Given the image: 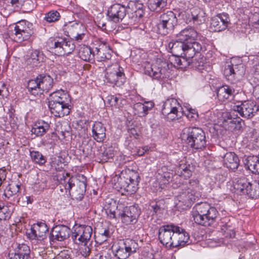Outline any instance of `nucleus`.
I'll return each instance as SVG.
<instances>
[{
  "mask_svg": "<svg viewBox=\"0 0 259 259\" xmlns=\"http://www.w3.org/2000/svg\"><path fill=\"white\" fill-rule=\"evenodd\" d=\"M58 182L62 192V186L66 192H68L76 200L80 201L84 197L87 183V178L84 175L78 174L75 177H70L68 173L63 172L62 176H58Z\"/></svg>",
  "mask_w": 259,
  "mask_h": 259,
  "instance_id": "f257e3e1",
  "label": "nucleus"
},
{
  "mask_svg": "<svg viewBox=\"0 0 259 259\" xmlns=\"http://www.w3.org/2000/svg\"><path fill=\"white\" fill-rule=\"evenodd\" d=\"M191 214L196 224L208 227L216 222L219 213L216 208L210 204L201 202L197 203L193 207Z\"/></svg>",
  "mask_w": 259,
  "mask_h": 259,
  "instance_id": "f03ea898",
  "label": "nucleus"
},
{
  "mask_svg": "<svg viewBox=\"0 0 259 259\" xmlns=\"http://www.w3.org/2000/svg\"><path fill=\"white\" fill-rule=\"evenodd\" d=\"M182 138L192 149L202 150L207 146L206 134L201 127L190 126L185 128L182 131Z\"/></svg>",
  "mask_w": 259,
  "mask_h": 259,
  "instance_id": "7ed1b4c3",
  "label": "nucleus"
},
{
  "mask_svg": "<svg viewBox=\"0 0 259 259\" xmlns=\"http://www.w3.org/2000/svg\"><path fill=\"white\" fill-rule=\"evenodd\" d=\"M190 46V44H185L178 39L170 41L168 44V47L174 56H184L189 59L192 58L196 54L204 52L206 50V46L203 43L194 44L193 49Z\"/></svg>",
  "mask_w": 259,
  "mask_h": 259,
  "instance_id": "20e7f679",
  "label": "nucleus"
},
{
  "mask_svg": "<svg viewBox=\"0 0 259 259\" xmlns=\"http://www.w3.org/2000/svg\"><path fill=\"white\" fill-rule=\"evenodd\" d=\"M182 192L178 196V200L186 207H190L199 197L197 190L199 187V181L197 180H190L182 183L179 186Z\"/></svg>",
  "mask_w": 259,
  "mask_h": 259,
  "instance_id": "39448f33",
  "label": "nucleus"
},
{
  "mask_svg": "<svg viewBox=\"0 0 259 259\" xmlns=\"http://www.w3.org/2000/svg\"><path fill=\"white\" fill-rule=\"evenodd\" d=\"M144 73L153 79L162 80L169 77V67L165 60L157 59L154 63H144Z\"/></svg>",
  "mask_w": 259,
  "mask_h": 259,
  "instance_id": "423d86ee",
  "label": "nucleus"
},
{
  "mask_svg": "<svg viewBox=\"0 0 259 259\" xmlns=\"http://www.w3.org/2000/svg\"><path fill=\"white\" fill-rule=\"evenodd\" d=\"M140 180V176L137 172L133 171L127 175L126 177L124 176L122 174L118 177L115 183V188L118 191H120L122 193H127V194H133L138 189Z\"/></svg>",
  "mask_w": 259,
  "mask_h": 259,
  "instance_id": "0eeeda50",
  "label": "nucleus"
},
{
  "mask_svg": "<svg viewBox=\"0 0 259 259\" xmlns=\"http://www.w3.org/2000/svg\"><path fill=\"white\" fill-rule=\"evenodd\" d=\"M177 24L178 19L176 14L172 11H167L161 14L159 17L157 24L159 33L163 35L171 33Z\"/></svg>",
  "mask_w": 259,
  "mask_h": 259,
  "instance_id": "6e6552de",
  "label": "nucleus"
},
{
  "mask_svg": "<svg viewBox=\"0 0 259 259\" xmlns=\"http://www.w3.org/2000/svg\"><path fill=\"white\" fill-rule=\"evenodd\" d=\"M92 234L93 229L91 226L76 224L72 232L71 238L74 243L85 246L91 242Z\"/></svg>",
  "mask_w": 259,
  "mask_h": 259,
  "instance_id": "1a4fd4ad",
  "label": "nucleus"
},
{
  "mask_svg": "<svg viewBox=\"0 0 259 259\" xmlns=\"http://www.w3.org/2000/svg\"><path fill=\"white\" fill-rule=\"evenodd\" d=\"M105 78L107 82L113 86L120 87L126 80L124 69L117 63L113 64L106 68Z\"/></svg>",
  "mask_w": 259,
  "mask_h": 259,
  "instance_id": "9d476101",
  "label": "nucleus"
},
{
  "mask_svg": "<svg viewBox=\"0 0 259 259\" xmlns=\"http://www.w3.org/2000/svg\"><path fill=\"white\" fill-rule=\"evenodd\" d=\"M182 107L175 98L167 99L163 103L162 114L168 121L178 119L181 116Z\"/></svg>",
  "mask_w": 259,
  "mask_h": 259,
  "instance_id": "9b49d317",
  "label": "nucleus"
},
{
  "mask_svg": "<svg viewBox=\"0 0 259 259\" xmlns=\"http://www.w3.org/2000/svg\"><path fill=\"white\" fill-rule=\"evenodd\" d=\"M133 5V3H129L127 6L118 3L112 5L107 10L108 19L116 23L121 22L126 15L131 12L130 10Z\"/></svg>",
  "mask_w": 259,
  "mask_h": 259,
  "instance_id": "f8f14e48",
  "label": "nucleus"
},
{
  "mask_svg": "<svg viewBox=\"0 0 259 259\" xmlns=\"http://www.w3.org/2000/svg\"><path fill=\"white\" fill-rule=\"evenodd\" d=\"M233 109L238 112L242 117L250 119L257 113L259 107L254 101L247 100L237 102L233 106Z\"/></svg>",
  "mask_w": 259,
  "mask_h": 259,
  "instance_id": "ddd939ff",
  "label": "nucleus"
},
{
  "mask_svg": "<svg viewBox=\"0 0 259 259\" xmlns=\"http://www.w3.org/2000/svg\"><path fill=\"white\" fill-rule=\"evenodd\" d=\"M178 17H181L187 24L196 25L203 24L206 20L205 12L199 8H194L190 12L182 11L179 13Z\"/></svg>",
  "mask_w": 259,
  "mask_h": 259,
  "instance_id": "4468645a",
  "label": "nucleus"
},
{
  "mask_svg": "<svg viewBox=\"0 0 259 259\" xmlns=\"http://www.w3.org/2000/svg\"><path fill=\"white\" fill-rule=\"evenodd\" d=\"M51 49H54L56 54L58 56L68 55L75 49V46L72 41L66 38L58 37L49 42Z\"/></svg>",
  "mask_w": 259,
  "mask_h": 259,
  "instance_id": "2eb2a0df",
  "label": "nucleus"
},
{
  "mask_svg": "<svg viewBox=\"0 0 259 259\" xmlns=\"http://www.w3.org/2000/svg\"><path fill=\"white\" fill-rule=\"evenodd\" d=\"M176 225L173 224L162 225L158 230V239L166 247L172 248Z\"/></svg>",
  "mask_w": 259,
  "mask_h": 259,
  "instance_id": "dca6fc26",
  "label": "nucleus"
},
{
  "mask_svg": "<svg viewBox=\"0 0 259 259\" xmlns=\"http://www.w3.org/2000/svg\"><path fill=\"white\" fill-rule=\"evenodd\" d=\"M14 31L16 41L21 42L26 40L33 33L32 24L26 20L20 21L16 23Z\"/></svg>",
  "mask_w": 259,
  "mask_h": 259,
  "instance_id": "f3484780",
  "label": "nucleus"
},
{
  "mask_svg": "<svg viewBox=\"0 0 259 259\" xmlns=\"http://www.w3.org/2000/svg\"><path fill=\"white\" fill-rule=\"evenodd\" d=\"M141 214V209L137 205L126 206L119 214L122 223L126 225L135 224Z\"/></svg>",
  "mask_w": 259,
  "mask_h": 259,
  "instance_id": "a211bd4d",
  "label": "nucleus"
},
{
  "mask_svg": "<svg viewBox=\"0 0 259 259\" xmlns=\"http://www.w3.org/2000/svg\"><path fill=\"white\" fill-rule=\"evenodd\" d=\"M198 36V33L194 28L192 27H187L182 30L176 35V39L182 41L183 43L190 45V48H193L194 44L200 43L196 41Z\"/></svg>",
  "mask_w": 259,
  "mask_h": 259,
  "instance_id": "6ab92c4d",
  "label": "nucleus"
},
{
  "mask_svg": "<svg viewBox=\"0 0 259 259\" xmlns=\"http://www.w3.org/2000/svg\"><path fill=\"white\" fill-rule=\"evenodd\" d=\"M72 231L67 226L57 225L54 227L50 235L51 241H63L67 239L70 236Z\"/></svg>",
  "mask_w": 259,
  "mask_h": 259,
  "instance_id": "aec40b11",
  "label": "nucleus"
},
{
  "mask_svg": "<svg viewBox=\"0 0 259 259\" xmlns=\"http://www.w3.org/2000/svg\"><path fill=\"white\" fill-rule=\"evenodd\" d=\"M172 248H182L189 244V235L182 228L176 226L174 236Z\"/></svg>",
  "mask_w": 259,
  "mask_h": 259,
  "instance_id": "412c9836",
  "label": "nucleus"
},
{
  "mask_svg": "<svg viewBox=\"0 0 259 259\" xmlns=\"http://www.w3.org/2000/svg\"><path fill=\"white\" fill-rule=\"evenodd\" d=\"M49 228L45 223L38 222L31 227L30 232L28 233L30 239L43 240L46 237Z\"/></svg>",
  "mask_w": 259,
  "mask_h": 259,
  "instance_id": "4be33fe9",
  "label": "nucleus"
},
{
  "mask_svg": "<svg viewBox=\"0 0 259 259\" xmlns=\"http://www.w3.org/2000/svg\"><path fill=\"white\" fill-rule=\"evenodd\" d=\"M93 53L98 61L109 60L112 57V51L107 44H100L94 49Z\"/></svg>",
  "mask_w": 259,
  "mask_h": 259,
  "instance_id": "5701e85b",
  "label": "nucleus"
},
{
  "mask_svg": "<svg viewBox=\"0 0 259 259\" xmlns=\"http://www.w3.org/2000/svg\"><path fill=\"white\" fill-rule=\"evenodd\" d=\"M106 128L100 121H95L92 127V137L97 142H103L106 139Z\"/></svg>",
  "mask_w": 259,
  "mask_h": 259,
  "instance_id": "b1692460",
  "label": "nucleus"
},
{
  "mask_svg": "<svg viewBox=\"0 0 259 259\" xmlns=\"http://www.w3.org/2000/svg\"><path fill=\"white\" fill-rule=\"evenodd\" d=\"M235 94L234 88L228 85H223L217 89V97L222 102L232 100Z\"/></svg>",
  "mask_w": 259,
  "mask_h": 259,
  "instance_id": "393cba45",
  "label": "nucleus"
},
{
  "mask_svg": "<svg viewBox=\"0 0 259 259\" xmlns=\"http://www.w3.org/2000/svg\"><path fill=\"white\" fill-rule=\"evenodd\" d=\"M70 105H63L57 103L49 102V107L51 113L56 117H61L69 114L71 109Z\"/></svg>",
  "mask_w": 259,
  "mask_h": 259,
  "instance_id": "a878e982",
  "label": "nucleus"
},
{
  "mask_svg": "<svg viewBox=\"0 0 259 259\" xmlns=\"http://www.w3.org/2000/svg\"><path fill=\"white\" fill-rule=\"evenodd\" d=\"M50 102L57 103L63 105H70L71 99L68 94L64 91L60 90L55 91L50 95Z\"/></svg>",
  "mask_w": 259,
  "mask_h": 259,
  "instance_id": "bb28decb",
  "label": "nucleus"
},
{
  "mask_svg": "<svg viewBox=\"0 0 259 259\" xmlns=\"http://www.w3.org/2000/svg\"><path fill=\"white\" fill-rule=\"evenodd\" d=\"M243 162L246 168L253 174H259V157L257 156L250 155L244 158Z\"/></svg>",
  "mask_w": 259,
  "mask_h": 259,
  "instance_id": "cd10ccee",
  "label": "nucleus"
},
{
  "mask_svg": "<svg viewBox=\"0 0 259 259\" xmlns=\"http://www.w3.org/2000/svg\"><path fill=\"white\" fill-rule=\"evenodd\" d=\"M44 56L42 52L35 50L32 52L29 58L27 60V64L30 67L39 66L44 62Z\"/></svg>",
  "mask_w": 259,
  "mask_h": 259,
  "instance_id": "c85d7f7f",
  "label": "nucleus"
},
{
  "mask_svg": "<svg viewBox=\"0 0 259 259\" xmlns=\"http://www.w3.org/2000/svg\"><path fill=\"white\" fill-rule=\"evenodd\" d=\"M49 163L52 169L61 171L67 165V162L62 155H56L50 158Z\"/></svg>",
  "mask_w": 259,
  "mask_h": 259,
  "instance_id": "c756f323",
  "label": "nucleus"
},
{
  "mask_svg": "<svg viewBox=\"0 0 259 259\" xmlns=\"http://www.w3.org/2000/svg\"><path fill=\"white\" fill-rule=\"evenodd\" d=\"M224 161L226 166L232 170L237 169L239 165V160L234 152H227L224 156Z\"/></svg>",
  "mask_w": 259,
  "mask_h": 259,
  "instance_id": "7c9ffc66",
  "label": "nucleus"
},
{
  "mask_svg": "<svg viewBox=\"0 0 259 259\" xmlns=\"http://www.w3.org/2000/svg\"><path fill=\"white\" fill-rule=\"evenodd\" d=\"M37 79L40 82L39 88H41L42 94L44 92H48L53 87V79L49 75L39 74Z\"/></svg>",
  "mask_w": 259,
  "mask_h": 259,
  "instance_id": "2f4dec72",
  "label": "nucleus"
},
{
  "mask_svg": "<svg viewBox=\"0 0 259 259\" xmlns=\"http://www.w3.org/2000/svg\"><path fill=\"white\" fill-rule=\"evenodd\" d=\"M50 127L48 122L44 120L38 121L35 123L31 132L36 137H42L49 131Z\"/></svg>",
  "mask_w": 259,
  "mask_h": 259,
  "instance_id": "473e14b6",
  "label": "nucleus"
},
{
  "mask_svg": "<svg viewBox=\"0 0 259 259\" xmlns=\"http://www.w3.org/2000/svg\"><path fill=\"white\" fill-rule=\"evenodd\" d=\"M250 184L251 182L248 181V179L243 176L236 179L233 185L235 189L247 195L248 191L247 190H249Z\"/></svg>",
  "mask_w": 259,
  "mask_h": 259,
  "instance_id": "72a5a7b5",
  "label": "nucleus"
},
{
  "mask_svg": "<svg viewBox=\"0 0 259 259\" xmlns=\"http://www.w3.org/2000/svg\"><path fill=\"white\" fill-rule=\"evenodd\" d=\"M194 167L192 164L187 163H181L177 170V174L185 179L189 178L192 175Z\"/></svg>",
  "mask_w": 259,
  "mask_h": 259,
  "instance_id": "f704fd0d",
  "label": "nucleus"
},
{
  "mask_svg": "<svg viewBox=\"0 0 259 259\" xmlns=\"http://www.w3.org/2000/svg\"><path fill=\"white\" fill-rule=\"evenodd\" d=\"M104 150H101V152L98 154L100 162L105 163L111 161L114 156V150L112 147L103 148Z\"/></svg>",
  "mask_w": 259,
  "mask_h": 259,
  "instance_id": "c9c22d12",
  "label": "nucleus"
},
{
  "mask_svg": "<svg viewBox=\"0 0 259 259\" xmlns=\"http://www.w3.org/2000/svg\"><path fill=\"white\" fill-rule=\"evenodd\" d=\"M113 247L118 259H126L131 255L121 240Z\"/></svg>",
  "mask_w": 259,
  "mask_h": 259,
  "instance_id": "e433bc0d",
  "label": "nucleus"
},
{
  "mask_svg": "<svg viewBox=\"0 0 259 259\" xmlns=\"http://www.w3.org/2000/svg\"><path fill=\"white\" fill-rule=\"evenodd\" d=\"M40 82L37 76L34 79H31L27 83V88L30 94L35 96L42 94L41 88H39Z\"/></svg>",
  "mask_w": 259,
  "mask_h": 259,
  "instance_id": "4c0bfd02",
  "label": "nucleus"
},
{
  "mask_svg": "<svg viewBox=\"0 0 259 259\" xmlns=\"http://www.w3.org/2000/svg\"><path fill=\"white\" fill-rule=\"evenodd\" d=\"M94 49L91 48L88 46H83L79 51V55L80 58L85 61L91 62L94 60V53H93Z\"/></svg>",
  "mask_w": 259,
  "mask_h": 259,
  "instance_id": "58836bf2",
  "label": "nucleus"
},
{
  "mask_svg": "<svg viewBox=\"0 0 259 259\" xmlns=\"http://www.w3.org/2000/svg\"><path fill=\"white\" fill-rule=\"evenodd\" d=\"M167 0H149L148 6L151 11L159 12L167 6Z\"/></svg>",
  "mask_w": 259,
  "mask_h": 259,
  "instance_id": "ea45409f",
  "label": "nucleus"
},
{
  "mask_svg": "<svg viewBox=\"0 0 259 259\" xmlns=\"http://www.w3.org/2000/svg\"><path fill=\"white\" fill-rule=\"evenodd\" d=\"M190 59L188 57L184 56H174V60H172L171 64H173L175 67L186 68L190 66Z\"/></svg>",
  "mask_w": 259,
  "mask_h": 259,
  "instance_id": "a19ab883",
  "label": "nucleus"
},
{
  "mask_svg": "<svg viewBox=\"0 0 259 259\" xmlns=\"http://www.w3.org/2000/svg\"><path fill=\"white\" fill-rule=\"evenodd\" d=\"M14 253L27 259H30V250L29 247L25 244H18Z\"/></svg>",
  "mask_w": 259,
  "mask_h": 259,
  "instance_id": "79ce46f5",
  "label": "nucleus"
},
{
  "mask_svg": "<svg viewBox=\"0 0 259 259\" xmlns=\"http://www.w3.org/2000/svg\"><path fill=\"white\" fill-rule=\"evenodd\" d=\"M121 240L125 246L126 249H127L130 254L136 252L140 247L138 242L135 240L127 238Z\"/></svg>",
  "mask_w": 259,
  "mask_h": 259,
  "instance_id": "37998d69",
  "label": "nucleus"
},
{
  "mask_svg": "<svg viewBox=\"0 0 259 259\" xmlns=\"http://www.w3.org/2000/svg\"><path fill=\"white\" fill-rule=\"evenodd\" d=\"M124 100L121 97H118L114 95H109L106 98V103L111 107L115 108H120L123 105Z\"/></svg>",
  "mask_w": 259,
  "mask_h": 259,
  "instance_id": "c03bdc74",
  "label": "nucleus"
},
{
  "mask_svg": "<svg viewBox=\"0 0 259 259\" xmlns=\"http://www.w3.org/2000/svg\"><path fill=\"white\" fill-rule=\"evenodd\" d=\"M30 155L32 160L39 165H44L47 161L46 157L38 151H30Z\"/></svg>",
  "mask_w": 259,
  "mask_h": 259,
  "instance_id": "a18cd8bd",
  "label": "nucleus"
},
{
  "mask_svg": "<svg viewBox=\"0 0 259 259\" xmlns=\"http://www.w3.org/2000/svg\"><path fill=\"white\" fill-rule=\"evenodd\" d=\"M154 104L153 102H145L144 104L138 103L134 105V108L139 110H142L141 112L143 116L147 114L149 110H151L154 107Z\"/></svg>",
  "mask_w": 259,
  "mask_h": 259,
  "instance_id": "49530a36",
  "label": "nucleus"
},
{
  "mask_svg": "<svg viewBox=\"0 0 259 259\" xmlns=\"http://www.w3.org/2000/svg\"><path fill=\"white\" fill-rule=\"evenodd\" d=\"M247 195L252 198L256 199L259 197V180L254 181L251 183L249 187V190H247Z\"/></svg>",
  "mask_w": 259,
  "mask_h": 259,
  "instance_id": "de8ad7c7",
  "label": "nucleus"
},
{
  "mask_svg": "<svg viewBox=\"0 0 259 259\" xmlns=\"http://www.w3.org/2000/svg\"><path fill=\"white\" fill-rule=\"evenodd\" d=\"M223 24L221 23V19H219L218 17L215 16L211 19L210 27L215 31L219 32L225 30L226 28Z\"/></svg>",
  "mask_w": 259,
  "mask_h": 259,
  "instance_id": "09e8293b",
  "label": "nucleus"
},
{
  "mask_svg": "<svg viewBox=\"0 0 259 259\" xmlns=\"http://www.w3.org/2000/svg\"><path fill=\"white\" fill-rule=\"evenodd\" d=\"M61 15L56 10H51L45 14L44 18L48 23H52L58 21L60 20Z\"/></svg>",
  "mask_w": 259,
  "mask_h": 259,
  "instance_id": "8fccbe9b",
  "label": "nucleus"
},
{
  "mask_svg": "<svg viewBox=\"0 0 259 259\" xmlns=\"http://www.w3.org/2000/svg\"><path fill=\"white\" fill-rule=\"evenodd\" d=\"M21 184H11L9 185V187L7 191L5 193V195L8 198L15 195H17L20 192Z\"/></svg>",
  "mask_w": 259,
  "mask_h": 259,
  "instance_id": "3c124183",
  "label": "nucleus"
},
{
  "mask_svg": "<svg viewBox=\"0 0 259 259\" xmlns=\"http://www.w3.org/2000/svg\"><path fill=\"white\" fill-rule=\"evenodd\" d=\"M244 124L243 120L240 117L234 118L230 121L231 126L235 131H242Z\"/></svg>",
  "mask_w": 259,
  "mask_h": 259,
  "instance_id": "603ef678",
  "label": "nucleus"
},
{
  "mask_svg": "<svg viewBox=\"0 0 259 259\" xmlns=\"http://www.w3.org/2000/svg\"><path fill=\"white\" fill-rule=\"evenodd\" d=\"M113 233L112 228L107 227L100 230L99 234L102 238V241H106L108 238H110Z\"/></svg>",
  "mask_w": 259,
  "mask_h": 259,
  "instance_id": "864d4df0",
  "label": "nucleus"
},
{
  "mask_svg": "<svg viewBox=\"0 0 259 259\" xmlns=\"http://www.w3.org/2000/svg\"><path fill=\"white\" fill-rule=\"evenodd\" d=\"M235 69L232 64L226 65L224 70V74L228 80L232 79L234 77Z\"/></svg>",
  "mask_w": 259,
  "mask_h": 259,
  "instance_id": "5fc2aeb1",
  "label": "nucleus"
},
{
  "mask_svg": "<svg viewBox=\"0 0 259 259\" xmlns=\"http://www.w3.org/2000/svg\"><path fill=\"white\" fill-rule=\"evenodd\" d=\"M149 209L152 215H158L162 213L163 209L161 207L160 202H156L150 204Z\"/></svg>",
  "mask_w": 259,
  "mask_h": 259,
  "instance_id": "6e6d98bb",
  "label": "nucleus"
},
{
  "mask_svg": "<svg viewBox=\"0 0 259 259\" xmlns=\"http://www.w3.org/2000/svg\"><path fill=\"white\" fill-rule=\"evenodd\" d=\"M78 28V26L76 24L75 27H72L69 29L70 34V36L72 37L76 40H80L82 39L83 36H84V33H79L77 32V29Z\"/></svg>",
  "mask_w": 259,
  "mask_h": 259,
  "instance_id": "4d7b16f0",
  "label": "nucleus"
},
{
  "mask_svg": "<svg viewBox=\"0 0 259 259\" xmlns=\"http://www.w3.org/2000/svg\"><path fill=\"white\" fill-rule=\"evenodd\" d=\"M193 57L194 56L190 59V65L193 67L200 69V67H202L204 64L203 58L199 57L197 59L196 57L195 58Z\"/></svg>",
  "mask_w": 259,
  "mask_h": 259,
  "instance_id": "13d9d810",
  "label": "nucleus"
},
{
  "mask_svg": "<svg viewBox=\"0 0 259 259\" xmlns=\"http://www.w3.org/2000/svg\"><path fill=\"white\" fill-rule=\"evenodd\" d=\"M215 16L218 17L219 19H221V23H223L224 25H225V27L227 28L230 21L229 15L227 13H223L221 14H219Z\"/></svg>",
  "mask_w": 259,
  "mask_h": 259,
  "instance_id": "bf43d9fd",
  "label": "nucleus"
},
{
  "mask_svg": "<svg viewBox=\"0 0 259 259\" xmlns=\"http://www.w3.org/2000/svg\"><path fill=\"white\" fill-rule=\"evenodd\" d=\"M2 208L0 211V222L6 220L10 218V213L8 211V208L4 204H2Z\"/></svg>",
  "mask_w": 259,
  "mask_h": 259,
  "instance_id": "052dcab7",
  "label": "nucleus"
},
{
  "mask_svg": "<svg viewBox=\"0 0 259 259\" xmlns=\"http://www.w3.org/2000/svg\"><path fill=\"white\" fill-rule=\"evenodd\" d=\"M259 17V13H254L252 14L249 17V22L252 26L258 27V18Z\"/></svg>",
  "mask_w": 259,
  "mask_h": 259,
  "instance_id": "680f3d73",
  "label": "nucleus"
},
{
  "mask_svg": "<svg viewBox=\"0 0 259 259\" xmlns=\"http://www.w3.org/2000/svg\"><path fill=\"white\" fill-rule=\"evenodd\" d=\"M235 71H234V77L236 75H242L245 73V69L244 68V66L242 64H240L238 65H235L234 66Z\"/></svg>",
  "mask_w": 259,
  "mask_h": 259,
  "instance_id": "e2e57ef3",
  "label": "nucleus"
},
{
  "mask_svg": "<svg viewBox=\"0 0 259 259\" xmlns=\"http://www.w3.org/2000/svg\"><path fill=\"white\" fill-rule=\"evenodd\" d=\"M53 259H72V256L68 251H61L57 256Z\"/></svg>",
  "mask_w": 259,
  "mask_h": 259,
  "instance_id": "0e129e2a",
  "label": "nucleus"
},
{
  "mask_svg": "<svg viewBox=\"0 0 259 259\" xmlns=\"http://www.w3.org/2000/svg\"><path fill=\"white\" fill-rule=\"evenodd\" d=\"M80 253L82 256L85 257L89 256L91 253V249L88 246V244L83 246V247L80 249Z\"/></svg>",
  "mask_w": 259,
  "mask_h": 259,
  "instance_id": "69168bd1",
  "label": "nucleus"
},
{
  "mask_svg": "<svg viewBox=\"0 0 259 259\" xmlns=\"http://www.w3.org/2000/svg\"><path fill=\"white\" fill-rule=\"evenodd\" d=\"M106 213L108 216L111 219H115L116 218V212L115 210H112V208H107Z\"/></svg>",
  "mask_w": 259,
  "mask_h": 259,
  "instance_id": "338daca9",
  "label": "nucleus"
},
{
  "mask_svg": "<svg viewBox=\"0 0 259 259\" xmlns=\"http://www.w3.org/2000/svg\"><path fill=\"white\" fill-rule=\"evenodd\" d=\"M252 84H254V88L259 85V75L256 76L255 74L253 73V77L251 78Z\"/></svg>",
  "mask_w": 259,
  "mask_h": 259,
  "instance_id": "774afa93",
  "label": "nucleus"
}]
</instances>
